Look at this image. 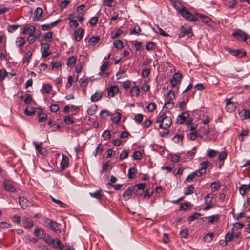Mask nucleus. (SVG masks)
<instances>
[{"mask_svg":"<svg viewBox=\"0 0 250 250\" xmlns=\"http://www.w3.org/2000/svg\"><path fill=\"white\" fill-rule=\"evenodd\" d=\"M99 40H100V38L98 36L92 37L89 39V40L88 41V42L90 44L94 45L98 42Z\"/></svg>","mask_w":250,"mask_h":250,"instance_id":"nucleus-40","label":"nucleus"},{"mask_svg":"<svg viewBox=\"0 0 250 250\" xmlns=\"http://www.w3.org/2000/svg\"><path fill=\"white\" fill-rule=\"evenodd\" d=\"M36 30V28L34 26H30L28 27H24L23 29L22 33L23 34H29V35L34 34Z\"/></svg>","mask_w":250,"mask_h":250,"instance_id":"nucleus-15","label":"nucleus"},{"mask_svg":"<svg viewBox=\"0 0 250 250\" xmlns=\"http://www.w3.org/2000/svg\"><path fill=\"white\" fill-rule=\"evenodd\" d=\"M250 189V188L248 185L245 184L241 185L239 188V192L242 196H244L246 192H248Z\"/></svg>","mask_w":250,"mask_h":250,"instance_id":"nucleus-17","label":"nucleus"},{"mask_svg":"<svg viewBox=\"0 0 250 250\" xmlns=\"http://www.w3.org/2000/svg\"><path fill=\"white\" fill-rule=\"evenodd\" d=\"M23 226L26 228H31L33 226V221L29 218H25L23 220Z\"/></svg>","mask_w":250,"mask_h":250,"instance_id":"nucleus-21","label":"nucleus"},{"mask_svg":"<svg viewBox=\"0 0 250 250\" xmlns=\"http://www.w3.org/2000/svg\"><path fill=\"white\" fill-rule=\"evenodd\" d=\"M34 233L38 237L41 238H43L45 235L44 231L37 227L35 229Z\"/></svg>","mask_w":250,"mask_h":250,"instance_id":"nucleus-25","label":"nucleus"},{"mask_svg":"<svg viewBox=\"0 0 250 250\" xmlns=\"http://www.w3.org/2000/svg\"><path fill=\"white\" fill-rule=\"evenodd\" d=\"M196 175H197V172H192L191 174L188 175L187 179H186V181H191L195 178Z\"/></svg>","mask_w":250,"mask_h":250,"instance_id":"nucleus-56","label":"nucleus"},{"mask_svg":"<svg viewBox=\"0 0 250 250\" xmlns=\"http://www.w3.org/2000/svg\"><path fill=\"white\" fill-rule=\"evenodd\" d=\"M69 164V158L66 155L62 154V160L61 162V167L62 169H64L68 167Z\"/></svg>","mask_w":250,"mask_h":250,"instance_id":"nucleus-12","label":"nucleus"},{"mask_svg":"<svg viewBox=\"0 0 250 250\" xmlns=\"http://www.w3.org/2000/svg\"><path fill=\"white\" fill-rule=\"evenodd\" d=\"M51 198L53 202L58 204L60 207L65 208L66 207V205L61 201L56 199L52 196H51Z\"/></svg>","mask_w":250,"mask_h":250,"instance_id":"nucleus-38","label":"nucleus"},{"mask_svg":"<svg viewBox=\"0 0 250 250\" xmlns=\"http://www.w3.org/2000/svg\"><path fill=\"white\" fill-rule=\"evenodd\" d=\"M121 117V114L117 112L112 115L111 119L113 122L117 123L120 121Z\"/></svg>","mask_w":250,"mask_h":250,"instance_id":"nucleus-35","label":"nucleus"},{"mask_svg":"<svg viewBox=\"0 0 250 250\" xmlns=\"http://www.w3.org/2000/svg\"><path fill=\"white\" fill-rule=\"evenodd\" d=\"M56 245L55 246V248H57L60 250H62L64 248V245L59 240H56Z\"/></svg>","mask_w":250,"mask_h":250,"instance_id":"nucleus-62","label":"nucleus"},{"mask_svg":"<svg viewBox=\"0 0 250 250\" xmlns=\"http://www.w3.org/2000/svg\"><path fill=\"white\" fill-rule=\"evenodd\" d=\"M102 137L104 140H107L111 137V133L110 131L106 130L104 131L102 134Z\"/></svg>","mask_w":250,"mask_h":250,"instance_id":"nucleus-45","label":"nucleus"},{"mask_svg":"<svg viewBox=\"0 0 250 250\" xmlns=\"http://www.w3.org/2000/svg\"><path fill=\"white\" fill-rule=\"evenodd\" d=\"M19 26L18 25H9L7 27V30L12 33L16 30Z\"/></svg>","mask_w":250,"mask_h":250,"instance_id":"nucleus-54","label":"nucleus"},{"mask_svg":"<svg viewBox=\"0 0 250 250\" xmlns=\"http://www.w3.org/2000/svg\"><path fill=\"white\" fill-rule=\"evenodd\" d=\"M147 110L150 112H152L155 109V104L154 103L151 102L146 107Z\"/></svg>","mask_w":250,"mask_h":250,"instance_id":"nucleus-64","label":"nucleus"},{"mask_svg":"<svg viewBox=\"0 0 250 250\" xmlns=\"http://www.w3.org/2000/svg\"><path fill=\"white\" fill-rule=\"evenodd\" d=\"M213 238V234L212 233H208L204 237V240L207 242L211 241Z\"/></svg>","mask_w":250,"mask_h":250,"instance_id":"nucleus-53","label":"nucleus"},{"mask_svg":"<svg viewBox=\"0 0 250 250\" xmlns=\"http://www.w3.org/2000/svg\"><path fill=\"white\" fill-rule=\"evenodd\" d=\"M150 73L149 69L145 68L142 70V75L144 78H147L149 76Z\"/></svg>","mask_w":250,"mask_h":250,"instance_id":"nucleus-52","label":"nucleus"},{"mask_svg":"<svg viewBox=\"0 0 250 250\" xmlns=\"http://www.w3.org/2000/svg\"><path fill=\"white\" fill-rule=\"evenodd\" d=\"M239 115L242 119H246L250 118V112L249 110L243 109L239 112Z\"/></svg>","mask_w":250,"mask_h":250,"instance_id":"nucleus-23","label":"nucleus"},{"mask_svg":"<svg viewBox=\"0 0 250 250\" xmlns=\"http://www.w3.org/2000/svg\"><path fill=\"white\" fill-rule=\"evenodd\" d=\"M175 97V95L174 91L170 90L168 93L167 99H166V100L173 101Z\"/></svg>","mask_w":250,"mask_h":250,"instance_id":"nucleus-42","label":"nucleus"},{"mask_svg":"<svg viewBox=\"0 0 250 250\" xmlns=\"http://www.w3.org/2000/svg\"><path fill=\"white\" fill-rule=\"evenodd\" d=\"M143 118L144 115L143 114H138L135 116L134 119L136 122L140 123L143 121Z\"/></svg>","mask_w":250,"mask_h":250,"instance_id":"nucleus-58","label":"nucleus"},{"mask_svg":"<svg viewBox=\"0 0 250 250\" xmlns=\"http://www.w3.org/2000/svg\"><path fill=\"white\" fill-rule=\"evenodd\" d=\"M188 229H185L183 230H181L180 232V235L181 237L184 238H186L188 237Z\"/></svg>","mask_w":250,"mask_h":250,"instance_id":"nucleus-57","label":"nucleus"},{"mask_svg":"<svg viewBox=\"0 0 250 250\" xmlns=\"http://www.w3.org/2000/svg\"><path fill=\"white\" fill-rule=\"evenodd\" d=\"M233 229V228H232V229H231L232 231L231 232H228L226 234V235H225V240H226L225 245L227 244L228 242H230L233 239V238L234 237Z\"/></svg>","mask_w":250,"mask_h":250,"instance_id":"nucleus-28","label":"nucleus"},{"mask_svg":"<svg viewBox=\"0 0 250 250\" xmlns=\"http://www.w3.org/2000/svg\"><path fill=\"white\" fill-rule=\"evenodd\" d=\"M48 228L55 232L57 231L59 229V224L54 221L51 222Z\"/></svg>","mask_w":250,"mask_h":250,"instance_id":"nucleus-29","label":"nucleus"},{"mask_svg":"<svg viewBox=\"0 0 250 250\" xmlns=\"http://www.w3.org/2000/svg\"><path fill=\"white\" fill-rule=\"evenodd\" d=\"M19 202L21 207L23 209L25 208L28 206V201L23 197H19Z\"/></svg>","mask_w":250,"mask_h":250,"instance_id":"nucleus-18","label":"nucleus"},{"mask_svg":"<svg viewBox=\"0 0 250 250\" xmlns=\"http://www.w3.org/2000/svg\"><path fill=\"white\" fill-rule=\"evenodd\" d=\"M182 78V75L181 73H175L172 77L170 79V83L172 88H174L176 85L180 83Z\"/></svg>","mask_w":250,"mask_h":250,"instance_id":"nucleus-6","label":"nucleus"},{"mask_svg":"<svg viewBox=\"0 0 250 250\" xmlns=\"http://www.w3.org/2000/svg\"><path fill=\"white\" fill-rule=\"evenodd\" d=\"M90 196L97 199H100L101 197V190H97L94 192H90L89 193Z\"/></svg>","mask_w":250,"mask_h":250,"instance_id":"nucleus-32","label":"nucleus"},{"mask_svg":"<svg viewBox=\"0 0 250 250\" xmlns=\"http://www.w3.org/2000/svg\"><path fill=\"white\" fill-rule=\"evenodd\" d=\"M8 73L6 71L3 69H0V82L2 81L7 76Z\"/></svg>","mask_w":250,"mask_h":250,"instance_id":"nucleus-44","label":"nucleus"},{"mask_svg":"<svg viewBox=\"0 0 250 250\" xmlns=\"http://www.w3.org/2000/svg\"><path fill=\"white\" fill-rule=\"evenodd\" d=\"M42 12L43 10L42 8L40 7L37 8L34 11V16L33 20L34 21H38L40 19Z\"/></svg>","mask_w":250,"mask_h":250,"instance_id":"nucleus-13","label":"nucleus"},{"mask_svg":"<svg viewBox=\"0 0 250 250\" xmlns=\"http://www.w3.org/2000/svg\"><path fill=\"white\" fill-rule=\"evenodd\" d=\"M64 121L66 124H68V125H71V124H73V123H74V120H73V118H72L71 117H70L69 116H65L64 118Z\"/></svg>","mask_w":250,"mask_h":250,"instance_id":"nucleus-49","label":"nucleus"},{"mask_svg":"<svg viewBox=\"0 0 250 250\" xmlns=\"http://www.w3.org/2000/svg\"><path fill=\"white\" fill-rule=\"evenodd\" d=\"M220 187V184L218 182H213L211 185V188L213 191H216Z\"/></svg>","mask_w":250,"mask_h":250,"instance_id":"nucleus-47","label":"nucleus"},{"mask_svg":"<svg viewBox=\"0 0 250 250\" xmlns=\"http://www.w3.org/2000/svg\"><path fill=\"white\" fill-rule=\"evenodd\" d=\"M122 30L120 29H118L115 32H112L111 34V37L112 39H115L119 37L122 33Z\"/></svg>","mask_w":250,"mask_h":250,"instance_id":"nucleus-37","label":"nucleus"},{"mask_svg":"<svg viewBox=\"0 0 250 250\" xmlns=\"http://www.w3.org/2000/svg\"><path fill=\"white\" fill-rule=\"evenodd\" d=\"M76 62V58L75 56L69 57L67 64L69 67L73 66Z\"/></svg>","mask_w":250,"mask_h":250,"instance_id":"nucleus-34","label":"nucleus"},{"mask_svg":"<svg viewBox=\"0 0 250 250\" xmlns=\"http://www.w3.org/2000/svg\"><path fill=\"white\" fill-rule=\"evenodd\" d=\"M103 92L96 91L95 93L91 95L90 99L92 102H95L100 100L103 95Z\"/></svg>","mask_w":250,"mask_h":250,"instance_id":"nucleus-16","label":"nucleus"},{"mask_svg":"<svg viewBox=\"0 0 250 250\" xmlns=\"http://www.w3.org/2000/svg\"><path fill=\"white\" fill-rule=\"evenodd\" d=\"M51 64L53 69L58 70L62 67V63L59 62H52Z\"/></svg>","mask_w":250,"mask_h":250,"instance_id":"nucleus-55","label":"nucleus"},{"mask_svg":"<svg viewBox=\"0 0 250 250\" xmlns=\"http://www.w3.org/2000/svg\"><path fill=\"white\" fill-rule=\"evenodd\" d=\"M84 30L83 28H79L74 32V36L76 41H80L83 38Z\"/></svg>","mask_w":250,"mask_h":250,"instance_id":"nucleus-10","label":"nucleus"},{"mask_svg":"<svg viewBox=\"0 0 250 250\" xmlns=\"http://www.w3.org/2000/svg\"><path fill=\"white\" fill-rule=\"evenodd\" d=\"M213 199V197H211L210 194L207 195L204 198V202L205 204H212V201Z\"/></svg>","mask_w":250,"mask_h":250,"instance_id":"nucleus-60","label":"nucleus"},{"mask_svg":"<svg viewBox=\"0 0 250 250\" xmlns=\"http://www.w3.org/2000/svg\"><path fill=\"white\" fill-rule=\"evenodd\" d=\"M201 216V214L199 213H194L192 215L189 216L188 217V221H192L198 218Z\"/></svg>","mask_w":250,"mask_h":250,"instance_id":"nucleus-50","label":"nucleus"},{"mask_svg":"<svg viewBox=\"0 0 250 250\" xmlns=\"http://www.w3.org/2000/svg\"><path fill=\"white\" fill-rule=\"evenodd\" d=\"M155 44L152 42H148L146 45V49L148 51H150L153 49V47Z\"/></svg>","mask_w":250,"mask_h":250,"instance_id":"nucleus-63","label":"nucleus"},{"mask_svg":"<svg viewBox=\"0 0 250 250\" xmlns=\"http://www.w3.org/2000/svg\"><path fill=\"white\" fill-rule=\"evenodd\" d=\"M16 183L9 180H5L3 182V188L6 191L14 192L16 191Z\"/></svg>","mask_w":250,"mask_h":250,"instance_id":"nucleus-3","label":"nucleus"},{"mask_svg":"<svg viewBox=\"0 0 250 250\" xmlns=\"http://www.w3.org/2000/svg\"><path fill=\"white\" fill-rule=\"evenodd\" d=\"M173 5L175 9L179 13L185 7L183 6L181 3L178 1H174Z\"/></svg>","mask_w":250,"mask_h":250,"instance_id":"nucleus-33","label":"nucleus"},{"mask_svg":"<svg viewBox=\"0 0 250 250\" xmlns=\"http://www.w3.org/2000/svg\"><path fill=\"white\" fill-rule=\"evenodd\" d=\"M179 13L183 18L189 21H197V19L190 13L185 7H184L182 10H180V12Z\"/></svg>","mask_w":250,"mask_h":250,"instance_id":"nucleus-2","label":"nucleus"},{"mask_svg":"<svg viewBox=\"0 0 250 250\" xmlns=\"http://www.w3.org/2000/svg\"><path fill=\"white\" fill-rule=\"evenodd\" d=\"M41 46L42 52V57L45 58L50 55V52L49 51V44L47 43H42Z\"/></svg>","mask_w":250,"mask_h":250,"instance_id":"nucleus-9","label":"nucleus"},{"mask_svg":"<svg viewBox=\"0 0 250 250\" xmlns=\"http://www.w3.org/2000/svg\"><path fill=\"white\" fill-rule=\"evenodd\" d=\"M132 156L133 159L135 160H140L142 157V154L139 151H135Z\"/></svg>","mask_w":250,"mask_h":250,"instance_id":"nucleus-51","label":"nucleus"},{"mask_svg":"<svg viewBox=\"0 0 250 250\" xmlns=\"http://www.w3.org/2000/svg\"><path fill=\"white\" fill-rule=\"evenodd\" d=\"M104 5L108 7L114 6L115 4L114 0H104L103 2Z\"/></svg>","mask_w":250,"mask_h":250,"instance_id":"nucleus-43","label":"nucleus"},{"mask_svg":"<svg viewBox=\"0 0 250 250\" xmlns=\"http://www.w3.org/2000/svg\"><path fill=\"white\" fill-rule=\"evenodd\" d=\"M174 105V102L173 101H165V106L168 109H171L173 107Z\"/></svg>","mask_w":250,"mask_h":250,"instance_id":"nucleus-46","label":"nucleus"},{"mask_svg":"<svg viewBox=\"0 0 250 250\" xmlns=\"http://www.w3.org/2000/svg\"><path fill=\"white\" fill-rule=\"evenodd\" d=\"M226 109L227 111L232 112L234 111L236 108V104L234 102H231L230 99H226Z\"/></svg>","mask_w":250,"mask_h":250,"instance_id":"nucleus-8","label":"nucleus"},{"mask_svg":"<svg viewBox=\"0 0 250 250\" xmlns=\"http://www.w3.org/2000/svg\"><path fill=\"white\" fill-rule=\"evenodd\" d=\"M225 50L229 53L236 57L241 58L246 55V52L243 49H232L229 47H226Z\"/></svg>","mask_w":250,"mask_h":250,"instance_id":"nucleus-4","label":"nucleus"},{"mask_svg":"<svg viewBox=\"0 0 250 250\" xmlns=\"http://www.w3.org/2000/svg\"><path fill=\"white\" fill-rule=\"evenodd\" d=\"M136 173V170L134 167H130L128 170V177L129 179H133L134 178V175Z\"/></svg>","mask_w":250,"mask_h":250,"instance_id":"nucleus-41","label":"nucleus"},{"mask_svg":"<svg viewBox=\"0 0 250 250\" xmlns=\"http://www.w3.org/2000/svg\"><path fill=\"white\" fill-rule=\"evenodd\" d=\"M153 30L155 33H158L164 37L169 36L168 34H167L165 31H164L162 28L159 27L158 25H156L155 27H154L153 28Z\"/></svg>","mask_w":250,"mask_h":250,"instance_id":"nucleus-20","label":"nucleus"},{"mask_svg":"<svg viewBox=\"0 0 250 250\" xmlns=\"http://www.w3.org/2000/svg\"><path fill=\"white\" fill-rule=\"evenodd\" d=\"M140 92V88L137 86L132 87L130 89V94L131 96H137L139 95Z\"/></svg>","mask_w":250,"mask_h":250,"instance_id":"nucleus-30","label":"nucleus"},{"mask_svg":"<svg viewBox=\"0 0 250 250\" xmlns=\"http://www.w3.org/2000/svg\"><path fill=\"white\" fill-rule=\"evenodd\" d=\"M146 186L145 183L136 184L133 187V190L135 194L141 195L144 192Z\"/></svg>","mask_w":250,"mask_h":250,"instance_id":"nucleus-7","label":"nucleus"},{"mask_svg":"<svg viewBox=\"0 0 250 250\" xmlns=\"http://www.w3.org/2000/svg\"><path fill=\"white\" fill-rule=\"evenodd\" d=\"M35 113V110L33 107H26L24 110V114L28 116H31Z\"/></svg>","mask_w":250,"mask_h":250,"instance_id":"nucleus-36","label":"nucleus"},{"mask_svg":"<svg viewBox=\"0 0 250 250\" xmlns=\"http://www.w3.org/2000/svg\"><path fill=\"white\" fill-rule=\"evenodd\" d=\"M189 117V114L188 112H183L182 113L180 114L177 119V123L179 124L183 123L186 119Z\"/></svg>","mask_w":250,"mask_h":250,"instance_id":"nucleus-11","label":"nucleus"},{"mask_svg":"<svg viewBox=\"0 0 250 250\" xmlns=\"http://www.w3.org/2000/svg\"><path fill=\"white\" fill-rule=\"evenodd\" d=\"M132 191L131 189H127L125 190L124 194H123V197L125 199V200H128L130 198V197L131 196Z\"/></svg>","mask_w":250,"mask_h":250,"instance_id":"nucleus-48","label":"nucleus"},{"mask_svg":"<svg viewBox=\"0 0 250 250\" xmlns=\"http://www.w3.org/2000/svg\"><path fill=\"white\" fill-rule=\"evenodd\" d=\"M156 122L160 124V128L166 130L168 129L171 126L172 119L166 113H163L160 116L158 117Z\"/></svg>","mask_w":250,"mask_h":250,"instance_id":"nucleus-1","label":"nucleus"},{"mask_svg":"<svg viewBox=\"0 0 250 250\" xmlns=\"http://www.w3.org/2000/svg\"><path fill=\"white\" fill-rule=\"evenodd\" d=\"M114 46L115 48L121 49L123 47V43L120 40H115L113 42Z\"/></svg>","mask_w":250,"mask_h":250,"instance_id":"nucleus-39","label":"nucleus"},{"mask_svg":"<svg viewBox=\"0 0 250 250\" xmlns=\"http://www.w3.org/2000/svg\"><path fill=\"white\" fill-rule=\"evenodd\" d=\"M32 57V52L28 51L22 59V61L24 63L28 64L30 61V59Z\"/></svg>","mask_w":250,"mask_h":250,"instance_id":"nucleus-24","label":"nucleus"},{"mask_svg":"<svg viewBox=\"0 0 250 250\" xmlns=\"http://www.w3.org/2000/svg\"><path fill=\"white\" fill-rule=\"evenodd\" d=\"M128 152L126 150H124L120 155V159L123 160L124 159H126L128 157Z\"/></svg>","mask_w":250,"mask_h":250,"instance_id":"nucleus-61","label":"nucleus"},{"mask_svg":"<svg viewBox=\"0 0 250 250\" xmlns=\"http://www.w3.org/2000/svg\"><path fill=\"white\" fill-rule=\"evenodd\" d=\"M33 144L35 145L36 150H37L38 153L41 155H43L42 151L43 148L42 146V143L39 144L36 142H34Z\"/></svg>","mask_w":250,"mask_h":250,"instance_id":"nucleus-27","label":"nucleus"},{"mask_svg":"<svg viewBox=\"0 0 250 250\" xmlns=\"http://www.w3.org/2000/svg\"><path fill=\"white\" fill-rule=\"evenodd\" d=\"M194 187L193 185H191L185 187L184 189V194L186 195H188L192 194L194 192Z\"/></svg>","mask_w":250,"mask_h":250,"instance_id":"nucleus-22","label":"nucleus"},{"mask_svg":"<svg viewBox=\"0 0 250 250\" xmlns=\"http://www.w3.org/2000/svg\"><path fill=\"white\" fill-rule=\"evenodd\" d=\"M246 33L245 32L240 30H238L236 32H233L232 33V36L236 39L241 40L244 36H246Z\"/></svg>","mask_w":250,"mask_h":250,"instance_id":"nucleus-19","label":"nucleus"},{"mask_svg":"<svg viewBox=\"0 0 250 250\" xmlns=\"http://www.w3.org/2000/svg\"><path fill=\"white\" fill-rule=\"evenodd\" d=\"M98 21V17H93L89 21V23L91 26L95 25Z\"/></svg>","mask_w":250,"mask_h":250,"instance_id":"nucleus-59","label":"nucleus"},{"mask_svg":"<svg viewBox=\"0 0 250 250\" xmlns=\"http://www.w3.org/2000/svg\"><path fill=\"white\" fill-rule=\"evenodd\" d=\"M38 117H39V121L40 122H44L46 120V118H47L46 114H45L44 113H42V109H38Z\"/></svg>","mask_w":250,"mask_h":250,"instance_id":"nucleus-26","label":"nucleus"},{"mask_svg":"<svg viewBox=\"0 0 250 250\" xmlns=\"http://www.w3.org/2000/svg\"><path fill=\"white\" fill-rule=\"evenodd\" d=\"M186 35L188 36H192L191 26L186 25L182 26L180 29V32L179 34V37L182 38L184 37Z\"/></svg>","mask_w":250,"mask_h":250,"instance_id":"nucleus-5","label":"nucleus"},{"mask_svg":"<svg viewBox=\"0 0 250 250\" xmlns=\"http://www.w3.org/2000/svg\"><path fill=\"white\" fill-rule=\"evenodd\" d=\"M25 42V39L21 37H18L16 40V43L19 47L23 45Z\"/></svg>","mask_w":250,"mask_h":250,"instance_id":"nucleus-31","label":"nucleus"},{"mask_svg":"<svg viewBox=\"0 0 250 250\" xmlns=\"http://www.w3.org/2000/svg\"><path fill=\"white\" fill-rule=\"evenodd\" d=\"M119 92V88L116 86H111L107 89L108 96L113 97L116 93Z\"/></svg>","mask_w":250,"mask_h":250,"instance_id":"nucleus-14","label":"nucleus"}]
</instances>
